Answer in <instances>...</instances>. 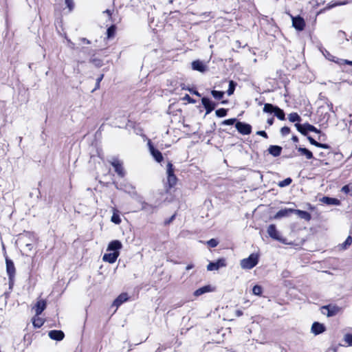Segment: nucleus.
Segmentation results:
<instances>
[{
	"mask_svg": "<svg viewBox=\"0 0 352 352\" xmlns=\"http://www.w3.org/2000/svg\"><path fill=\"white\" fill-rule=\"evenodd\" d=\"M259 256L257 254H251L248 258L241 261L240 265L242 269L251 270L258 263Z\"/></svg>",
	"mask_w": 352,
	"mask_h": 352,
	"instance_id": "f257e3e1",
	"label": "nucleus"
},
{
	"mask_svg": "<svg viewBox=\"0 0 352 352\" xmlns=\"http://www.w3.org/2000/svg\"><path fill=\"white\" fill-rule=\"evenodd\" d=\"M341 308L336 305L329 304L324 305L321 307V311L327 317H332L337 315L340 311Z\"/></svg>",
	"mask_w": 352,
	"mask_h": 352,
	"instance_id": "f03ea898",
	"label": "nucleus"
},
{
	"mask_svg": "<svg viewBox=\"0 0 352 352\" xmlns=\"http://www.w3.org/2000/svg\"><path fill=\"white\" fill-rule=\"evenodd\" d=\"M295 126L296 129L304 135H307L309 131L315 132L316 133H320V130L309 123H305L304 124L296 123L295 124Z\"/></svg>",
	"mask_w": 352,
	"mask_h": 352,
	"instance_id": "7ed1b4c3",
	"label": "nucleus"
},
{
	"mask_svg": "<svg viewBox=\"0 0 352 352\" xmlns=\"http://www.w3.org/2000/svg\"><path fill=\"white\" fill-rule=\"evenodd\" d=\"M166 173L169 187H173L176 184L177 179L174 174V168L171 162L167 164Z\"/></svg>",
	"mask_w": 352,
	"mask_h": 352,
	"instance_id": "20e7f679",
	"label": "nucleus"
},
{
	"mask_svg": "<svg viewBox=\"0 0 352 352\" xmlns=\"http://www.w3.org/2000/svg\"><path fill=\"white\" fill-rule=\"evenodd\" d=\"M235 127L239 133L242 135H249L252 133V126L243 122H236Z\"/></svg>",
	"mask_w": 352,
	"mask_h": 352,
	"instance_id": "39448f33",
	"label": "nucleus"
},
{
	"mask_svg": "<svg viewBox=\"0 0 352 352\" xmlns=\"http://www.w3.org/2000/svg\"><path fill=\"white\" fill-rule=\"evenodd\" d=\"M267 234L269 236L272 238L273 239H275L276 241L285 243V239H283L279 233V232L276 230V226L274 224H271L267 228Z\"/></svg>",
	"mask_w": 352,
	"mask_h": 352,
	"instance_id": "423d86ee",
	"label": "nucleus"
},
{
	"mask_svg": "<svg viewBox=\"0 0 352 352\" xmlns=\"http://www.w3.org/2000/svg\"><path fill=\"white\" fill-rule=\"evenodd\" d=\"M6 272L8 276V279L12 281V278L15 277L16 269L13 261L9 258H6Z\"/></svg>",
	"mask_w": 352,
	"mask_h": 352,
	"instance_id": "0eeeda50",
	"label": "nucleus"
},
{
	"mask_svg": "<svg viewBox=\"0 0 352 352\" xmlns=\"http://www.w3.org/2000/svg\"><path fill=\"white\" fill-rule=\"evenodd\" d=\"M292 26L298 31H302L305 27V21L300 16H292Z\"/></svg>",
	"mask_w": 352,
	"mask_h": 352,
	"instance_id": "6e6552de",
	"label": "nucleus"
},
{
	"mask_svg": "<svg viewBox=\"0 0 352 352\" xmlns=\"http://www.w3.org/2000/svg\"><path fill=\"white\" fill-rule=\"evenodd\" d=\"M148 146L149 148L150 153L153 157L156 160V162H161L163 160V156L162 153L153 146L151 140L148 142Z\"/></svg>",
	"mask_w": 352,
	"mask_h": 352,
	"instance_id": "1a4fd4ad",
	"label": "nucleus"
},
{
	"mask_svg": "<svg viewBox=\"0 0 352 352\" xmlns=\"http://www.w3.org/2000/svg\"><path fill=\"white\" fill-rule=\"evenodd\" d=\"M226 262L225 258H219L216 262H210L208 266V271L218 270L220 267H226Z\"/></svg>",
	"mask_w": 352,
	"mask_h": 352,
	"instance_id": "9d476101",
	"label": "nucleus"
},
{
	"mask_svg": "<svg viewBox=\"0 0 352 352\" xmlns=\"http://www.w3.org/2000/svg\"><path fill=\"white\" fill-rule=\"evenodd\" d=\"M201 103L205 108L206 114L212 112L216 107V103L210 100L208 98L204 97L201 98Z\"/></svg>",
	"mask_w": 352,
	"mask_h": 352,
	"instance_id": "9b49d317",
	"label": "nucleus"
},
{
	"mask_svg": "<svg viewBox=\"0 0 352 352\" xmlns=\"http://www.w3.org/2000/svg\"><path fill=\"white\" fill-rule=\"evenodd\" d=\"M112 166L114 168L115 171L117 173V174L121 177H123L125 175V172L124 170V168L122 166V162L118 160H113L111 162Z\"/></svg>",
	"mask_w": 352,
	"mask_h": 352,
	"instance_id": "f8f14e48",
	"label": "nucleus"
},
{
	"mask_svg": "<svg viewBox=\"0 0 352 352\" xmlns=\"http://www.w3.org/2000/svg\"><path fill=\"white\" fill-rule=\"evenodd\" d=\"M48 336L52 340L56 341H60L65 337L63 331L60 330H51L48 332Z\"/></svg>",
	"mask_w": 352,
	"mask_h": 352,
	"instance_id": "ddd939ff",
	"label": "nucleus"
},
{
	"mask_svg": "<svg viewBox=\"0 0 352 352\" xmlns=\"http://www.w3.org/2000/svg\"><path fill=\"white\" fill-rule=\"evenodd\" d=\"M122 243L118 240H114L109 243L107 251H113V252H120L119 250L122 249Z\"/></svg>",
	"mask_w": 352,
	"mask_h": 352,
	"instance_id": "4468645a",
	"label": "nucleus"
},
{
	"mask_svg": "<svg viewBox=\"0 0 352 352\" xmlns=\"http://www.w3.org/2000/svg\"><path fill=\"white\" fill-rule=\"evenodd\" d=\"M120 255V252H110L106 253L103 255L102 260L104 262H108L109 263H113L117 260L118 257Z\"/></svg>",
	"mask_w": 352,
	"mask_h": 352,
	"instance_id": "2eb2a0df",
	"label": "nucleus"
},
{
	"mask_svg": "<svg viewBox=\"0 0 352 352\" xmlns=\"http://www.w3.org/2000/svg\"><path fill=\"white\" fill-rule=\"evenodd\" d=\"M325 331V327L323 324L318 322H314L311 326V332L314 335H319Z\"/></svg>",
	"mask_w": 352,
	"mask_h": 352,
	"instance_id": "dca6fc26",
	"label": "nucleus"
},
{
	"mask_svg": "<svg viewBox=\"0 0 352 352\" xmlns=\"http://www.w3.org/2000/svg\"><path fill=\"white\" fill-rule=\"evenodd\" d=\"M294 212V209L284 208L278 211L274 215V218L276 219H281L289 216Z\"/></svg>",
	"mask_w": 352,
	"mask_h": 352,
	"instance_id": "f3484780",
	"label": "nucleus"
},
{
	"mask_svg": "<svg viewBox=\"0 0 352 352\" xmlns=\"http://www.w3.org/2000/svg\"><path fill=\"white\" fill-rule=\"evenodd\" d=\"M320 201L327 205H340V201L339 199L329 197H323L322 198L320 199Z\"/></svg>",
	"mask_w": 352,
	"mask_h": 352,
	"instance_id": "a211bd4d",
	"label": "nucleus"
},
{
	"mask_svg": "<svg viewBox=\"0 0 352 352\" xmlns=\"http://www.w3.org/2000/svg\"><path fill=\"white\" fill-rule=\"evenodd\" d=\"M128 294L126 293H122L120 294L118 298L113 301V306L117 308L120 306L123 302L128 300Z\"/></svg>",
	"mask_w": 352,
	"mask_h": 352,
	"instance_id": "6ab92c4d",
	"label": "nucleus"
},
{
	"mask_svg": "<svg viewBox=\"0 0 352 352\" xmlns=\"http://www.w3.org/2000/svg\"><path fill=\"white\" fill-rule=\"evenodd\" d=\"M46 308V302L43 300H40L37 301L35 305L34 309L36 312V316H39Z\"/></svg>",
	"mask_w": 352,
	"mask_h": 352,
	"instance_id": "aec40b11",
	"label": "nucleus"
},
{
	"mask_svg": "<svg viewBox=\"0 0 352 352\" xmlns=\"http://www.w3.org/2000/svg\"><path fill=\"white\" fill-rule=\"evenodd\" d=\"M282 147L277 145H271L268 148V152L274 157H278L281 154Z\"/></svg>",
	"mask_w": 352,
	"mask_h": 352,
	"instance_id": "412c9836",
	"label": "nucleus"
},
{
	"mask_svg": "<svg viewBox=\"0 0 352 352\" xmlns=\"http://www.w3.org/2000/svg\"><path fill=\"white\" fill-rule=\"evenodd\" d=\"M293 213L296 214L300 218L306 221H309L311 219V214L307 211L294 209Z\"/></svg>",
	"mask_w": 352,
	"mask_h": 352,
	"instance_id": "4be33fe9",
	"label": "nucleus"
},
{
	"mask_svg": "<svg viewBox=\"0 0 352 352\" xmlns=\"http://www.w3.org/2000/svg\"><path fill=\"white\" fill-rule=\"evenodd\" d=\"M192 68L194 70L203 72L206 69V67L204 63L200 60H195L192 63Z\"/></svg>",
	"mask_w": 352,
	"mask_h": 352,
	"instance_id": "5701e85b",
	"label": "nucleus"
},
{
	"mask_svg": "<svg viewBox=\"0 0 352 352\" xmlns=\"http://www.w3.org/2000/svg\"><path fill=\"white\" fill-rule=\"evenodd\" d=\"M116 188L118 190H122L129 194L135 192V191H134L135 188L131 184H125L124 186H122V185L118 186L116 184Z\"/></svg>",
	"mask_w": 352,
	"mask_h": 352,
	"instance_id": "b1692460",
	"label": "nucleus"
},
{
	"mask_svg": "<svg viewBox=\"0 0 352 352\" xmlns=\"http://www.w3.org/2000/svg\"><path fill=\"white\" fill-rule=\"evenodd\" d=\"M211 291H212L211 287L210 285H206V286H204V287H200V288L197 289V290H195L194 292V295L195 296H199L205 293H207V292H209Z\"/></svg>",
	"mask_w": 352,
	"mask_h": 352,
	"instance_id": "393cba45",
	"label": "nucleus"
},
{
	"mask_svg": "<svg viewBox=\"0 0 352 352\" xmlns=\"http://www.w3.org/2000/svg\"><path fill=\"white\" fill-rule=\"evenodd\" d=\"M155 209V206H153L151 204H149L146 202L143 201L142 203V210L148 212V213H153Z\"/></svg>",
	"mask_w": 352,
	"mask_h": 352,
	"instance_id": "a878e982",
	"label": "nucleus"
},
{
	"mask_svg": "<svg viewBox=\"0 0 352 352\" xmlns=\"http://www.w3.org/2000/svg\"><path fill=\"white\" fill-rule=\"evenodd\" d=\"M298 151L300 153L301 155H305L307 160H311L313 158L312 152L307 148L298 147Z\"/></svg>",
	"mask_w": 352,
	"mask_h": 352,
	"instance_id": "bb28decb",
	"label": "nucleus"
},
{
	"mask_svg": "<svg viewBox=\"0 0 352 352\" xmlns=\"http://www.w3.org/2000/svg\"><path fill=\"white\" fill-rule=\"evenodd\" d=\"M277 106H274L272 104L265 103L263 107V111L265 113H274Z\"/></svg>",
	"mask_w": 352,
	"mask_h": 352,
	"instance_id": "cd10ccee",
	"label": "nucleus"
},
{
	"mask_svg": "<svg viewBox=\"0 0 352 352\" xmlns=\"http://www.w3.org/2000/svg\"><path fill=\"white\" fill-rule=\"evenodd\" d=\"M274 113V116L280 120H284L285 119V115L283 110L280 109L278 107H276Z\"/></svg>",
	"mask_w": 352,
	"mask_h": 352,
	"instance_id": "c85d7f7f",
	"label": "nucleus"
},
{
	"mask_svg": "<svg viewBox=\"0 0 352 352\" xmlns=\"http://www.w3.org/2000/svg\"><path fill=\"white\" fill-rule=\"evenodd\" d=\"M111 221L116 224H120L121 223V219L120 215L118 214V211L113 209V213L111 219Z\"/></svg>",
	"mask_w": 352,
	"mask_h": 352,
	"instance_id": "c756f323",
	"label": "nucleus"
},
{
	"mask_svg": "<svg viewBox=\"0 0 352 352\" xmlns=\"http://www.w3.org/2000/svg\"><path fill=\"white\" fill-rule=\"evenodd\" d=\"M288 119L292 122H300L301 120L300 116L297 113H292L289 114Z\"/></svg>",
	"mask_w": 352,
	"mask_h": 352,
	"instance_id": "7c9ffc66",
	"label": "nucleus"
},
{
	"mask_svg": "<svg viewBox=\"0 0 352 352\" xmlns=\"http://www.w3.org/2000/svg\"><path fill=\"white\" fill-rule=\"evenodd\" d=\"M211 94L216 100H221L223 98L224 92L221 91L212 90L211 91Z\"/></svg>",
	"mask_w": 352,
	"mask_h": 352,
	"instance_id": "2f4dec72",
	"label": "nucleus"
},
{
	"mask_svg": "<svg viewBox=\"0 0 352 352\" xmlns=\"http://www.w3.org/2000/svg\"><path fill=\"white\" fill-rule=\"evenodd\" d=\"M236 86V83L233 81V80H230L229 82V87H228V89L227 91V94L228 96H230L232 94H233L234 90H235V87Z\"/></svg>",
	"mask_w": 352,
	"mask_h": 352,
	"instance_id": "473e14b6",
	"label": "nucleus"
},
{
	"mask_svg": "<svg viewBox=\"0 0 352 352\" xmlns=\"http://www.w3.org/2000/svg\"><path fill=\"white\" fill-rule=\"evenodd\" d=\"M341 190L344 193L350 195L351 196H352V184H349L344 186L342 188Z\"/></svg>",
	"mask_w": 352,
	"mask_h": 352,
	"instance_id": "72a5a7b5",
	"label": "nucleus"
},
{
	"mask_svg": "<svg viewBox=\"0 0 352 352\" xmlns=\"http://www.w3.org/2000/svg\"><path fill=\"white\" fill-rule=\"evenodd\" d=\"M228 109L224 108H221L215 111V114L217 117L222 118L227 115Z\"/></svg>",
	"mask_w": 352,
	"mask_h": 352,
	"instance_id": "f704fd0d",
	"label": "nucleus"
},
{
	"mask_svg": "<svg viewBox=\"0 0 352 352\" xmlns=\"http://www.w3.org/2000/svg\"><path fill=\"white\" fill-rule=\"evenodd\" d=\"M344 341L348 346H352V333H346L344 336Z\"/></svg>",
	"mask_w": 352,
	"mask_h": 352,
	"instance_id": "c9c22d12",
	"label": "nucleus"
},
{
	"mask_svg": "<svg viewBox=\"0 0 352 352\" xmlns=\"http://www.w3.org/2000/svg\"><path fill=\"white\" fill-rule=\"evenodd\" d=\"M116 26L114 25L110 26L107 30V34L108 38H111L116 33Z\"/></svg>",
	"mask_w": 352,
	"mask_h": 352,
	"instance_id": "e433bc0d",
	"label": "nucleus"
},
{
	"mask_svg": "<svg viewBox=\"0 0 352 352\" xmlns=\"http://www.w3.org/2000/svg\"><path fill=\"white\" fill-rule=\"evenodd\" d=\"M292 179L290 177H287V178L285 179L284 180L278 183V186L282 187V188L287 186L292 183Z\"/></svg>",
	"mask_w": 352,
	"mask_h": 352,
	"instance_id": "4c0bfd02",
	"label": "nucleus"
},
{
	"mask_svg": "<svg viewBox=\"0 0 352 352\" xmlns=\"http://www.w3.org/2000/svg\"><path fill=\"white\" fill-rule=\"evenodd\" d=\"M252 293L254 295L260 296L262 293V287L257 285L254 286V287L252 289Z\"/></svg>",
	"mask_w": 352,
	"mask_h": 352,
	"instance_id": "58836bf2",
	"label": "nucleus"
},
{
	"mask_svg": "<svg viewBox=\"0 0 352 352\" xmlns=\"http://www.w3.org/2000/svg\"><path fill=\"white\" fill-rule=\"evenodd\" d=\"M352 243V237L349 236L345 241L341 245L343 249H346L348 246H349Z\"/></svg>",
	"mask_w": 352,
	"mask_h": 352,
	"instance_id": "ea45409f",
	"label": "nucleus"
},
{
	"mask_svg": "<svg viewBox=\"0 0 352 352\" xmlns=\"http://www.w3.org/2000/svg\"><path fill=\"white\" fill-rule=\"evenodd\" d=\"M236 118H230L228 120H225L221 122V124L223 125H232L234 123H236Z\"/></svg>",
	"mask_w": 352,
	"mask_h": 352,
	"instance_id": "a19ab883",
	"label": "nucleus"
},
{
	"mask_svg": "<svg viewBox=\"0 0 352 352\" xmlns=\"http://www.w3.org/2000/svg\"><path fill=\"white\" fill-rule=\"evenodd\" d=\"M90 62L92 63L94 65L98 67H100L102 65V62L100 59L98 58H91Z\"/></svg>",
	"mask_w": 352,
	"mask_h": 352,
	"instance_id": "79ce46f5",
	"label": "nucleus"
},
{
	"mask_svg": "<svg viewBox=\"0 0 352 352\" xmlns=\"http://www.w3.org/2000/svg\"><path fill=\"white\" fill-rule=\"evenodd\" d=\"M290 133V129L288 126H283L280 129V134L283 136L288 135Z\"/></svg>",
	"mask_w": 352,
	"mask_h": 352,
	"instance_id": "37998d69",
	"label": "nucleus"
},
{
	"mask_svg": "<svg viewBox=\"0 0 352 352\" xmlns=\"http://www.w3.org/2000/svg\"><path fill=\"white\" fill-rule=\"evenodd\" d=\"M206 243L211 248H214L218 245V241L214 239H211Z\"/></svg>",
	"mask_w": 352,
	"mask_h": 352,
	"instance_id": "c03bdc74",
	"label": "nucleus"
},
{
	"mask_svg": "<svg viewBox=\"0 0 352 352\" xmlns=\"http://www.w3.org/2000/svg\"><path fill=\"white\" fill-rule=\"evenodd\" d=\"M65 4L67 7L69 8V11H72L74 9V3L73 0H65Z\"/></svg>",
	"mask_w": 352,
	"mask_h": 352,
	"instance_id": "a18cd8bd",
	"label": "nucleus"
},
{
	"mask_svg": "<svg viewBox=\"0 0 352 352\" xmlns=\"http://www.w3.org/2000/svg\"><path fill=\"white\" fill-rule=\"evenodd\" d=\"M346 3V1H344V2H335L333 4H329L327 6V8L328 9H331V8H334L336 6L345 5Z\"/></svg>",
	"mask_w": 352,
	"mask_h": 352,
	"instance_id": "49530a36",
	"label": "nucleus"
},
{
	"mask_svg": "<svg viewBox=\"0 0 352 352\" xmlns=\"http://www.w3.org/2000/svg\"><path fill=\"white\" fill-rule=\"evenodd\" d=\"M104 75L101 74L97 79H96V87L94 90L97 89L100 87V82L102 80Z\"/></svg>",
	"mask_w": 352,
	"mask_h": 352,
	"instance_id": "de8ad7c7",
	"label": "nucleus"
},
{
	"mask_svg": "<svg viewBox=\"0 0 352 352\" xmlns=\"http://www.w3.org/2000/svg\"><path fill=\"white\" fill-rule=\"evenodd\" d=\"M33 324L36 327H41L43 324V322H41V320L38 319L37 320H34L33 322Z\"/></svg>",
	"mask_w": 352,
	"mask_h": 352,
	"instance_id": "09e8293b",
	"label": "nucleus"
},
{
	"mask_svg": "<svg viewBox=\"0 0 352 352\" xmlns=\"http://www.w3.org/2000/svg\"><path fill=\"white\" fill-rule=\"evenodd\" d=\"M316 147L322 148H329V146L327 144H322L318 142V144L316 146Z\"/></svg>",
	"mask_w": 352,
	"mask_h": 352,
	"instance_id": "8fccbe9b",
	"label": "nucleus"
},
{
	"mask_svg": "<svg viewBox=\"0 0 352 352\" xmlns=\"http://www.w3.org/2000/svg\"><path fill=\"white\" fill-rule=\"evenodd\" d=\"M256 134L258 135H261L265 138H267L268 136H267V133L265 131H258L256 132Z\"/></svg>",
	"mask_w": 352,
	"mask_h": 352,
	"instance_id": "3c124183",
	"label": "nucleus"
},
{
	"mask_svg": "<svg viewBox=\"0 0 352 352\" xmlns=\"http://www.w3.org/2000/svg\"><path fill=\"white\" fill-rule=\"evenodd\" d=\"M307 139L309 140V142L312 144V145H314V146H316V144H318V142L316 141L311 136H307Z\"/></svg>",
	"mask_w": 352,
	"mask_h": 352,
	"instance_id": "603ef678",
	"label": "nucleus"
},
{
	"mask_svg": "<svg viewBox=\"0 0 352 352\" xmlns=\"http://www.w3.org/2000/svg\"><path fill=\"white\" fill-rule=\"evenodd\" d=\"M184 100H188L189 102L190 103H194L195 102V100L191 98L189 95L186 94L184 98Z\"/></svg>",
	"mask_w": 352,
	"mask_h": 352,
	"instance_id": "864d4df0",
	"label": "nucleus"
},
{
	"mask_svg": "<svg viewBox=\"0 0 352 352\" xmlns=\"http://www.w3.org/2000/svg\"><path fill=\"white\" fill-rule=\"evenodd\" d=\"M175 217V214H173V216H171L168 219L164 221V224L165 225H168L169 224Z\"/></svg>",
	"mask_w": 352,
	"mask_h": 352,
	"instance_id": "5fc2aeb1",
	"label": "nucleus"
},
{
	"mask_svg": "<svg viewBox=\"0 0 352 352\" xmlns=\"http://www.w3.org/2000/svg\"><path fill=\"white\" fill-rule=\"evenodd\" d=\"M274 118H268L267 120V123L268 124L269 126H271L274 123Z\"/></svg>",
	"mask_w": 352,
	"mask_h": 352,
	"instance_id": "6e6d98bb",
	"label": "nucleus"
},
{
	"mask_svg": "<svg viewBox=\"0 0 352 352\" xmlns=\"http://www.w3.org/2000/svg\"><path fill=\"white\" fill-rule=\"evenodd\" d=\"M68 43H69V46L71 49L72 50H74L75 49V44L72 42L70 40H67Z\"/></svg>",
	"mask_w": 352,
	"mask_h": 352,
	"instance_id": "4d7b16f0",
	"label": "nucleus"
},
{
	"mask_svg": "<svg viewBox=\"0 0 352 352\" xmlns=\"http://www.w3.org/2000/svg\"><path fill=\"white\" fill-rule=\"evenodd\" d=\"M188 91L197 96H201L200 94L196 90H192L190 89H188Z\"/></svg>",
	"mask_w": 352,
	"mask_h": 352,
	"instance_id": "13d9d810",
	"label": "nucleus"
},
{
	"mask_svg": "<svg viewBox=\"0 0 352 352\" xmlns=\"http://www.w3.org/2000/svg\"><path fill=\"white\" fill-rule=\"evenodd\" d=\"M341 62H342V63H345V64H347V65H352V61H351V60H341Z\"/></svg>",
	"mask_w": 352,
	"mask_h": 352,
	"instance_id": "bf43d9fd",
	"label": "nucleus"
},
{
	"mask_svg": "<svg viewBox=\"0 0 352 352\" xmlns=\"http://www.w3.org/2000/svg\"><path fill=\"white\" fill-rule=\"evenodd\" d=\"M80 40L83 42V43H85L87 44H90L91 42L89 40L87 39L86 38H81Z\"/></svg>",
	"mask_w": 352,
	"mask_h": 352,
	"instance_id": "052dcab7",
	"label": "nucleus"
},
{
	"mask_svg": "<svg viewBox=\"0 0 352 352\" xmlns=\"http://www.w3.org/2000/svg\"><path fill=\"white\" fill-rule=\"evenodd\" d=\"M292 140L294 142H298V138L297 136L296 135H293L292 138Z\"/></svg>",
	"mask_w": 352,
	"mask_h": 352,
	"instance_id": "680f3d73",
	"label": "nucleus"
},
{
	"mask_svg": "<svg viewBox=\"0 0 352 352\" xmlns=\"http://www.w3.org/2000/svg\"><path fill=\"white\" fill-rule=\"evenodd\" d=\"M14 278H12V281L10 280H9V285H10V288H12L13 285H14Z\"/></svg>",
	"mask_w": 352,
	"mask_h": 352,
	"instance_id": "e2e57ef3",
	"label": "nucleus"
},
{
	"mask_svg": "<svg viewBox=\"0 0 352 352\" xmlns=\"http://www.w3.org/2000/svg\"><path fill=\"white\" fill-rule=\"evenodd\" d=\"M193 267V265H188L186 266V270H189Z\"/></svg>",
	"mask_w": 352,
	"mask_h": 352,
	"instance_id": "0e129e2a",
	"label": "nucleus"
},
{
	"mask_svg": "<svg viewBox=\"0 0 352 352\" xmlns=\"http://www.w3.org/2000/svg\"><path fill=\"white\" fill-rule=\"evenodd\" d=\"M26 247L28 248V250H31L32 246V244L27 243Z\"/></svg>",
	"mask_w": 352,
	"mask_h": 352,
	"instance_id": "69168bd1",
	"label": "nucleus"
},
{
	"mask_svg": "<svg viewBox=\"0 0 352 352\" xmlns=\"http://www.w3.org/2000/svg\"><path fill=\"white\" fill-rule=\"evenodd\" d=\"M237 313H238V315H239V316H240V315H241V314H242L241 311H237Z\"/></svg>",
	"mask_w": 352,
	"mask_h": 352,
	"instance_id": "338daca9",
	"label": "nucleus"
},
{
	"mask_svg": "<svg viewBox=\"0 0 352 352\" xmlns=\"http://www.w3.org/2000/svg\"><path fill=\"white\" fill-rule=\"evenodd\" d=\"M226 102H227V101H226V100L221 102L222 104H226Z\"/></svg>",
	"mask_w": 352,
	"mask_h": 352,
	"instance_id": "774afa93",
	"label": "nucleus"
}]
</instances>
